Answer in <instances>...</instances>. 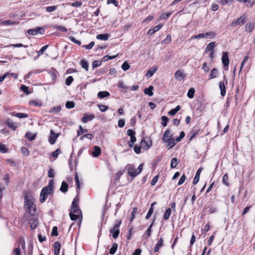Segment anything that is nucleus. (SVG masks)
Listing matches in <instances>:
<instances>
[{
	"mask_svg": "<svg viewBox=\"0 0 255 255\" xmlns=\"http://www.w3.org/2000/svg\"><path fill=\"white\" fill-rule=\"evenodd\" d=\"M25 207L27 212L31 215L35 214L36 207L34 204L33 199L28 194H26L24 196Z\"/></svg>",
	"mask_w": 255,
	"mask_h": 255,
	"instance_id": "obj_1",
	"label": "nucleus"
},
{
	"mask_svg": "<svg viewBox=\"0 0 255 255\" xmlns=\"http://www.w3.org/2000/svg\"><path fill=\"white\" fill-rule=\"evenodd\" d=\"M54 183L52 180H50L49 182L48 186L44 187L41 190L40 196V201L43 203L47 196L49 194H51L53 192Z\"/></svg>",
	"mask_w": 255,
	"mask_h": 255,
	"instance_id": "obj_2",
	"label": "nucleus"
},
{
	"mask_svg": "<svg viewBox=\"0 0 255 255\" xmlns=\"http://www.w3.org/2000/svg\"><path fill=\"white\" fill-rule=\"evenodd\" d=\"M121 224V221H117L115 224L114 227L113 229H110V233H113V237L114 239H116L118 237L120 234V230L119 228Z\"/></svg>",
	"mask_w": 255,
	"mask_h": 255,
	"instance_id": "obj_3",
	"label": "nucleus"
},
{
	"mask_svg": "<svg viewBox=\"0 0 255 255\" xmlns=\"http://www.w3.org/2000/svg\"><path fill=\"white\" fill-rule=\"evenodd\" d=\"M126 168L128 171V173L129 176L134 177L138 175L137 173V169L133 164H128L126 166Z\"/></svg>",
	"mask_w": 255,
	"mask_h": 255,
	"instance_id": "obj_4",
	"label": "nucleus"
},
{
	"mask_svg": "<svg viewBox=\"0 0 255 255\" xmlns=\"http://www.w3.org/2000/svg\"><path fill=\"white\" fill-rule=\"evenodd\" d=\"M246 21V16L244 15L241 16L236 20L233 21L231 25L232 26L235 27L239 25H243L244 24Z\"/></svg>",
	"mask_w": 255,
	"mask_h": 255,
	"instance_id": "obj_5",
	"label": "nucleus"
},
{
	"mask_svg": "<svg viewBox=\"0 0 255 255\" xmlns=\"http://www.w3.org/2000/svg\"><path fill=\"white\" fill-rule=\"evenodd\" d=\"M43 29L41 27H37L33 29H30L28 30L27 32L29 34L35 35L37 33L43 34L44 32Z\"/></svg>",
	"mask_w": 255,
	"mask_h": 255,
	"instance_id": "obj_6",
	"label": "nucleus"
},
{
	"mask_svg": "<svg viewBox=\"0 0 255 255\" xmlns=\"http://www.w3.org/2000/svg\"><path fill=\"white\" fill-rule=\"evenodd\" d=\"M59 136L58 134L54 132L53 130H50V135L49 137L48 141L51 144H53L55 143L56 139Z\"/></svg>",
	"mask_w": 255,
	"mask_h": 255,
	"instance_id": "obj_7",
	"label": "nucleus"
},
{
	"mask_svg": "<svg viewBox=\"0 0 255 255\" xmlns=\"http://www.w3.org/2000/svg\"><path fill=\"white\" fill-rule=\"evenodd\" d=\"M222 62L224 67H228L229 64L228 54L227 52H224L222 57Z\"/></svg>",
	"mask_w": 255,
	"mask_h": 255,
	"instance_id": "obj_8",
	"label": "nucleus"
},
{
	"mask_svg": "<svg viewBox=\"0 0 255 255\" xmlns=\"http://www.w3.org/2000/svg\"><path fill=\"white\" fill-rule=\"evenodd\" d=\"M172 135L171 134L170 129H167L165 131L163 136L162 138V140L165 142L172 138Z\"/></svg>",
	"mask_w": 255,
	"mask_h": 255,
	"instance_id": "obj_9",
	"label": "nucleus"
},
{
	"mask_svg": "<svg viewBox=\"0 0 255 255\" xmlns=\"http://www.w3.org/2000/svg\"><path fill=\"white\" fill-rule=\"evenodd\" d=\"M70 213L78 214H79L81 213L80 210L79 209L78 206L76 204L75 200H74L72 202Z\"/></svg>",
	"mask_w": 255,
	"mask_h": 255,
	"instance_id": "obj_10",
	"label": "nucleus"
},
{
	"mask_svg": "<svg viewBox=\"0 0 255 255\" xmlns=\"http://www.w3.org/2000/svg\"><path fill=\"white\" fill-rule=\"evenodd\" d=\"M95 116L93 114L85 115L82 118L81 121L84 123H86L89 121H92L95 118Z\"/></svg>",
	"mask_w": 255,
	"mask_h": 255,
	"instance_id": "obj_11",
	"label": "nucleus"
},
{
	"mask_svg": "<svg viewBox=\"0 0 255 255\" xmlns=\"http://www.w3.org/2000/svg\"><path fill=\"white\" fill-rule=\"evenodd\" d=\"M202 170V168H199L197 171L193 181V184L194 185L196 184L198 182L199 180L200 175Z\"/></svg>",
	"mask_w": 255,
	"mask_h": 255,
	"instance_id": "obj_12",
	"label": "nucleus"
},
{
	"mask_svg": "<svg viewBox=\"0 0 255 255\" xmlns=\"http://www.w3.org/2000/svg\"><path fill=\"white\" fill-rule=\"evenodd\" d=\"M101 153V149L100 147L98 146H95L94 147V150L92 152V155L94 157H98Z\"/></svg>",
	"mask_w": 255,
	"mask_h": 255,
	"instance_id": "obj_13",
	"label": "nucleus"
},
{
	"mask_svg": "<svg viewBox=\"0 0 255 255\" xmlns=\"http://www.w3.org/2000/svg\"><path fill=\"white\" fill-rule=\"evenodd\" d=\"M151 142L149 143V142L145 141V140H142L140 142L141 147L145 149H149L151 146Z\"/></svg>",
	"mask_w": 255,
	"mask_h": 255,
	"instance_id": "obj_14",
	"label": "nucleus"
},
{
	"mask_svg": "<svg viewBox=\"0 0 255 255\" xmlns=\"http://www.w3.org/2000/svg\"><path fill=\"white\" fill-rule=\"evenodd\" d=\"M219 88L221 91V95L224 97L226 94V87L224 82L221 81L219 83Z\"/></svg>",
	"mask_w": 255,
	"mask_h": 255,
	"instance_id": "obj_15",
	"label": "nucleus"
},
{
	"mask_svg": "<svg viewBox=\"0 0 255 255\" xmlns=\"http://www.w3.org/2000/svg\"><path fill=\"white\" fill-rule=\"evenodd\" d=\"M110 95V94L108 91H100L98 92L97 96L100 99H103L108 97Z\"/></svg>",
	"mask_w": 255,
	"mask_h": 255,
	"instance_id": "obj_16",
	"label": "nucleus"
},
{
	"mask_svg": "<svg viewBox=\"0 0 255 255\" xmlns=\"http://www.w3.org/2000/svg\"><path fill=\"white\" fill-rule=\"evenodd\" d=\"M174 77L176 79L181 80L185 77V76L180 70H177L175 73Z\"/></svg>",
	"mask_w": 255,
	"mask_h": 255,
	"instance_id": "obj_17",
	"label": "nucleus"
},
{
	"mask_svg": "<svg viewBox=\"0 0 255 255\" xmlns=\"http://www.w3.org/2000/svg\"><path fill=\"white\" fill-rule=\"evenodd\" d=\"M96 37L99 40L106 41L109 39L110 35L108 34H100L97 35Z\"/></svg>",
	"mask_w": 255,
	"mask_h": 255,
	"instance_id": "obj_18",
	"label": "nucleus"
},
{
	"mask_svg": "<svg viewBox=\"0 0 255 255\" xmlns=\"http://www.w3.org/2000/svg\"><path fill=\"white\" fill-rule=\"evenodd\" d=\"M153 89V86H150L148 88H146L144 89L143 91L144 93L146 95H148L149 96H152L153 95V93L152 92Z\"/></svg>",
	"mask_w": 255,
	"mask_h": 255,
	"instance_id": "obj_19",
	"label": "nucleus"
},
{
	"mask_svg": "<svg viewBox=\"0 0 255 255\" xmlns=\"http://www.w3.org/2000/svg\"><path fill=\"white\" fill-rule=\"evenodd\" d=\"M45 11L47 12H52L55 11L58 8L57 5L48 6L44 7Z\"/></svg>",
	"mask_w": 255,
	"mask_h": 255,
	"instance_id": "obj_20",
	"label": "nucleus"
},
{
	"mask_svg": "<svg viewBox=\"0 0 255 255\" xmlns=\"http://www.w3.org/2000/svg\"><path fill=\"white\" fill-rule=\"evenodd\" d=\"M163 241L162 238H160L154 247V250L155 252H157L159 251V249L163 246Z\"/></svg>",
	"mask_w": 255,
	"mask_h": 255,
	"instance_id": "obj_21",
	"label": "nucleus"
},
{
	"mask_svg": "<svg viewBox=\"0 0 255 255\" xmlns=\"http://www.w3.org/2000/svg\"><path fill=\"white\" fill-rule=\"evenodd\" d=\"M60 250V243L57 242H55L54 243V254H55V255H59Z\"/></svg>",
	"mask_w": 255,
	"mask_h": 255,
	"instance_id": "obj_22",
	"label": "nucleus"
},
{
	"mask_svg": "<svg viewBox=\"0 0 255 255\" xmlns=\"http://www.w3.org/2000/svg\"><path fill=\"white\" fill-rule=\"evenodd\" d=\"M6 124L8 127L11 128L12 130H15L17 128L16 124L14 123L11 120L9 119L6 121Z\"/></svg>",
	"mask_w": 255,
	"mask_h": 255,
	"instance_id": "obj_23",
	"label": "nucleus"
},
{
	"mask_svg": "<svg viewBox=\"0 0 255 255\" xmlns=\"http://www.w3.org/2000/svg\"><path fill=\"white\" fill-rule=\"evenodd\" d=\"M215 47V42H210V43H209L208 44V45L207 46V47L205 49L206 52H207L209 51H214V49Z\"/></svg>",
	"mask_w": 255,
	"mask_h": 255,
	"instance_id": "obj_24",
	"label": "nucleus"
},
{
	"mask_svg": "<svg viewBox=\"0 0 255 255\" xmlns=\"http://www.w3.org/2000/svg\"><path fill=\"white\" fill-rule=\"evenodd\" d=\"M68 188V184L66 182L63 181L62 182V184L60 187V190L63 193H65L67 191Z\"/></svg>",
	"mask_w": 255,
	"mask_h": 255,
	"instance_id": "obj_25",
	"label": "nucleus"
},
{
	"mask_svg": "<svg viewBox=\"0 0 255 255\" xmlns=\"http://www.w3.org/2000/svg\"><path fill=\"white\" fill-rule=\"evenodd\" d=\"M118 248V244L115 243L113 244L112 248H111L109 253L110 255H114L116 252Z\"/></svg>",
	"mask_w": 255,
	"mask_h": 255,
	"instance_id": "obj_26",
	"label": "nucleus"
},
{
	"mask_svg": "<svg viewBox=\"0 0 255 255\" xmlns=\"http://www.w3.org/2000/svg\"><path fill=\"white\" fill-rule=\"evenodd\" d=\"M239 1L242 2H247V6L252 7L253 6L255 2V0H238Z\"/></svg>",
	"mask_w": 255,
	"mask_h": 255,
	"instance_id": "obj_27",
	"label": "nucleus"
},
{
	"mask_svg": "<svg viewBox=\"0 0 255 255\" xmlns=\"http://www.w3.org/2000/svg\"><path fill=\"white\" fill-rule=\"evenodd\" d=\"M166 142H167L168 143L167 146L168 149L173 147L176 144L175 140L174 138H171Z\"/></svg>",
	"mask_w": 255,
	"mask_h": 255,
	"instance_id": "obj_28",
	"label": "nucleus"
},
{
	"mask_svg": "<svg viewBox=\"0 0 255 255\" xmlns=\"http://www.w3.org/2000/svg\"><path fill=\"white\" fill-rule=\"evenodd\" d=\"M254 28V24L252 23H247L245 26L246 31L250 32L252 31Z\"/></svg>",
	"mask_w": 255,
	"mask_h": 255,
	"instance_id": "obj_29",
	"label": "nucleus"
},
{
	"mask_svg": "<svg viewBox=\"0 0 255 255\" xmlns=\"http://www.w3.org/2000/svg\"><path fill=\"white\" fill-rule=\"evenodd\" d=\"M218 71L217 70L214 68L211 71L209 74V78L213 79L216 78L217 75Z\"/></svg>",
	"mask_w": 255,
	"mask_h": 255,
	"instance_id": "obj_30",
	"label": "nucleus"
},
{
	"mask_svg": "<svg viewBox=\"0 0 255 255\" xmlns=\"http://www.w3.org/2000/svg\"><path fill=\"white\" fill-rule=\"evenodd\" d=\"M12 115H13L18 118H20V119L25 118L28 117V115L26 114L20 113H13Z\"/></svg>",
	"mask_w": 255,
	"mask_h": 255,
	"instance_id": "obj_31",
	"label": "nucleus"
},
{
	"mask_svg": "<svg viewBox=\"0 0 255 255\" xmlns=\"http://www.w3.org/2000/svg\"><path fill=\"white\" fill-rule=\"evenodd\" d=\"M171 210L170 208H168L166 209L165 213L163 215V218L164 219V220H166L169 218L171 215Z\"/></svg>",
	"mask_w": 255,
	"mask_h": 255,
	"instance_id": "obj_32",
	"label": "nucleus"
},
{
	"mask_svg": "<svg viewBox=\"0 0 255 255\" xmlns=\"http://www.w3.org/2000/svg\"><path fill=\"white\" fill-rule=\"evenodd\" d=\"M177 163H178L177 159L175 157L173 158L171 161V163H170L171 168H175L177 165Z\"/></svg>",
	"mask_w": 255,
	"mask_h": 255,
	"instance_id": "obj_33",
	"label": "nucleus"
},
{
	"mask_svg": "<svg viewBox=\"0 0 255 255\" xmlns=\"http://www.w3.org/2000/svg\"><path fill=\"white\" fill-rule=\"evenodd\" d=\"M81 65L83 68L85 69L86 71L88 70L89 64L85 60H83L81 62Z\"/></svg>",
	"mask_w": 255,
	"mask_h": 255,
	"instance_id": "obj_34",
	"label": "nucleus"
},
{
	"mask_svg": "<svg viewBox=\"0 0 255 255\" xmlns=\"http://www.w3.org/2000/svg\"><path fill=\"white\" fill-rule=\"evenodd\" d=\"M195 92V91L194 89L190 88L188 90V93H187L188 97L190 99L193 98L194 97V94Z\"/></svg>",
	"mask_w": 255,
	"mask_h": 255,
	"instance_id": "obj_35",
	"label": "nucleus"
},
{
	"mask_svg": "<svg viewBox=\"0 0 255 255\" xmlns=\"http://www.w3.org/2000/svg\"><path fill=\"white\" fill-rule=\"evenodd\" d=\"M85 138H87L89 139L92 140L94 138V135L90 133H87L82 135L80 139L81 140H83Z\"/></svg>",
	"mask_w": 255,
	"mask_h": 255,
	"instance_id": "obj_36",
	"label": "nucleus"
},
{
	"mask_svg": "<svg viewBox=\"0 0 255 255\" xmlns=\"http://www.w3.org/2000/svg\"><path fill=\"white\" fill-rule=\"evenodd\" d=\"M205 38H213L215 36V33L214 32H208L204 33Z\"/></svg>",
	"mask_w": 255,
	"mask_h": 255,
	"instance_id": "obj_37",
	"label": "nucleus"
},
{
	"mask_svg": "<svg viewBox=\"0 0 255 255\" xmlns=\"http://www.w3.org/2000/svg\"><path fill=\"white\" fill-rule=\"evenodd\" d=\"M74 79L72 76H68L65 80V84L67 86H70L71 83L73 82Z\"/></svg>",
	"mask_w": 255,
	"mask_h": 255,
	"instance_id": "obj_38",
	"label": "nucleus"
},
{
	"mask_svg": "<svg viewBox=\"0 0 255 255\" xmlns=\"http://www.w3.org/2000/svg\"><path fill=\"white\" fill-rule=\"evenodd\" d=\"M137 211V209L136 207L133 208L132 211L131 212V217L130 218L129 221L130 222H132L135 217V215L136 214Z\"/></svg>",
	"mask_w": 255,
	"mask_h": 255,
	"instance_id": "obj_39",
	"label": "nucleus"
},
{
	"mask_svg": "<svg viewBox=\"0 0 255 255\" xmlns=\"http://www.w3.org/2000/svg\"><path fill=\"white\" fill-rule=\"evenodd\" d=\"M228 175L227 173H225L223 177V183L226 185V186H229V182H228Z\"/></svg>",
	"mask_w": 255,
	"mask_h": 255,
	"instance_id": "obj_40",
	"label": "nucleus"
},
{
	"mask_svg": "<svg viewBox=\"0 0 255 255\" xmlns=\"http://www.w3.org/2000/svg\"><path fill=\"white\" fill-rule=\"evenodd\" d=\"M156 70L157 68H154L153 69L149 70L146 73V76L148 77H151L156 71Z\"/></svg>",
	"mask_w": 255,
	"mask_h": 255,
	"instance_id": "obj_41",
	"label": "nucleus"
},
{
	"mask_svg": "<svg viewBox=\"0 0 255 255\" xmlns=\"http://www.w3.org/2000/svg\"><path fill=\"white\" fill-rule=\"evenodd\" d=\"M48 46V45H45L44 46H43L40 50H39L38 52H37V54H38V55H37V57H39L40 55L43 54L44 53V52L46 50V49L47 48Z\"/></svg>",
	"mask_w": 255,
	"mask_h": 255,
	"instance_id": "obj_42",
	"label": "nucleus"
},
{
	"mask_svg": "<svg viewBox=\"0 0 255 255\" xmlns=\"http://www.w3.org/2000/svg\"><path fill=\"white\" fill-rule=\"evenodd\" d=\"M161 120H162V122H161L162 125L163 127H166L167 126V122L168 121V118L165 116H162L161 117Z\"/></svg>",
	"mask_w": 255,
	"mask_h": 255,
	"instance_id": "obj_43",
	"label": "nucleus"
},
{
	"mask_svg": "<svg viewBox=\"0 0 255 255\" xmlns=\"http://www.w3.org/2000/svg\"><path fill=\"white\" fill-rule=\"evenodd\" d=\"M25 137H27L29 140L32 141L35 138V135H33L30 132H27L25 134Z\"/></svg>",
	"mask_w": 255,
	"mask_h": 255,
	"instance_id": "obj_44",
	"label": "nucleus"
},
{
	"mask_svg": "<svg viewBox=\"0 0 255 255\" xmlns=\"http://www.w3.org/2000/svg\"><path fill=\"white\" fill-rule=\"evenodd\" d=\"M65 106L67 109H72L74 107L75 104L73 102L68 101L66 102Z\"/></svg>",
	"mask_w": 255,
	"mask_h": 255,
	"instance_id": "obj_45",
	"label": "nucleus"
},
{
	"mask_svg": "<svg viewBox=\"0 0 255 255\" xmlns=\"http://www.w3.org/2000/svg\"><path fill=\"white\" fill-rule=\"evenodd\" d=\"M98 107L100 110L102 112H106L109 109V107L107 106L103 105H98Z\"/></svg>",
	"mask_w": 255,
	"mask_h": 255,
	"instance_id": "obj_46",
	"label": "nucleus"
},
{
	"mask_svg": "<svg viewBox=\"0 0 255 255\" xmlns=\"http://www.w3.org/2000/svg\"><path fill=\"white\" fill-rule=\"evenodd\" d=\"M20 90L27 95L29 94L28 87L25 85H22L20 87Z\"/></svg>",
	"mask_w": 255,
	"mask_h": 255,
	"instance_id": "obj_47",
	"label": "nucleus"
},
{
	"mask_svg": "<svg viewBox=\"0 0 255 255\" xmlns=\"http://www.w3.org/2000/svg\"><path fill=\"white\" fill-rule=\"evenodd\" d=\"M204 36H205V35H204V33H200L198 35H194V36H192L191 38H190V40L194 39L203 38H205Z\"/></svg>",
	"mask_w": 255,
	"mask_h": 255,
	"instance_id": "obj_48",
	"label": "nucleus"
},
{
	"mask_svg": "<svg viewBox=\"0 0 255 255\" xmlns=\"http://www.w3.org/2000/svg\"><path fill=\"white\" fill-rule=\"evenodd\" d=\"M117 56H118V55H116L115 56H108V55L105 56L103 58V60L104 61H106L109 60L113 59L115 58Z\"/></svg>",
	"mask_w": 255,
	"mask_h": 255,
	"instance_id": "obj_49",
	"label": "nucleus"
},
{
	"mask_svg": "<svg viewBox=\"0 0 255 255\" xmlns=\"http://www.w3.org/2000/svg\"><path fill=\"white\" fill-rule=\"evenodd\" d=\"M248 59H249V56L248 55H246V56L244 57V59H243V61L242 62V63H241V66L240 72L241 71L242 68H243V67L245 65L246 62L248 61Z\"/></svg>",
	"mask_w": 255,
	"mask_h": 255,
	"instance_id": "obj_50",
	"label": "nucleus"
},
{
	"mask_svg": "<svg viewBox=\"0 0 255 255\" xmlns=\"http://www.w3.org/2000/svg\"><path fill=\"white\" fill-rule=\"evenodd\" d=\"M30 104H32L35 107H40L42 106V103L40 102L36 101H32L29 102Z\"/></svg>",
	"mask_w": 255,
	"mask_h": 255,
	"instance_id": "obj_51",
	"label": "nucleus"
},
{
	"mask_svg": "<svg viewBox=\"0 0 255 255\" xmlns=\"http://www.w3.org/2000/svg\"><path fill=\"white\" fill-rule=\"evenodd\" d=\"M79 128H80V130L79 131H78V132H77V134L78 136L81 135L82 134L86 133L88 131V129H83L81 126H80Z\"/></svg>",
	"mask_w": 255,
	"mask_h": 255,
	"instance_id": "obj_52",
	"label": "nucleus"
},
{
	"mask_svg": "<svg viewBox=\"0 0 255 255\" xmlns=\"http://www.w3.org/2000/svg\"><path fill=\"white\" fill-rule=\"evenodd\" d=\"M186 178V177L185 176V175L184 174H183L181 176V177L178 182V185H180L182 184L185 182Z\"/></svg>",
	"mask_w": 255,
	"mask_h": 255,
	"instance_id": "obj_53",
	"label": "nucleus"
},
{
	"mask_svg": "<svg viewBox=\"0 0 255 255\" xmlns=\"http://www.w3.org/2000/svg\"><path fill=\"white\" fill-rule=\"evenodd\" d=\"M127 134H128V135L130 137V138L131 137H135V131L132 130L131 129H128L127 130Z\"/></svg>",
	"mask_w": 255,
	"mask_h": 255,
	"instance_id": "obj_54",
	"label": "nucleus"
},
{
	"mask_svg": "<svg viewBox=\"0 0 255 255\" xmlns=\"http://www.w3.org/2000/svg\"><path fill=\"white\" fill-rule=\"evenodd\" d=\"M122 68L124 71H127L129 69L130 66L127 62H125L123 64Z\"/></svg>",
	"mask_w": 255,
	"mask_h": 255,
	"instance_id": "obj_55",
	"label": "nucleus"
},
{
	"mask_svg": "<svg viewBox=\"0 0 255 255\" xmlns=\"http://www.w3.org/2000/svg\"><path fill=\"white\" fill-rule=\"evenodd\" d=\"M158 179L159 176L158 175L154 176L151 181V185L154 186L157 183Z\"/></svg>",
	"mask_w": 255,
	"mask_h": 255,
	"instance_id": "obj_56",
	"label": "nucleus"
},
{
	"mask_svg": "<svg viewBox=\"0 0 255 255\" xmlns=\"http://www.w3.org/2000/svg\"><path fill=\"white\" fill-rule=\"evenodd\" d=\"M69 39L72 41L73 42L75 43V44L80 45L81 44V41L79 40H76L73 36H70Z\"/></svg>",
	"mask_w": 255,
	"mask_h": 255,
	"instance_id": "obj_57",
	"label": "nucleus"
},
{
	"mask_svg": "<svg viewBox=\"0 0 255 255\" xmlns=\"http://www.w3.org/2000/svg\"><path fill=\"white\" fill-rule=\"evenodd\" d=\"M136 141V137H131L130 139V141L128 142V145L130 147H131L133 146V145L134 143Z\"/></svg>",
	"mask_w": 255,
	"mask_h": 255,
	"instance_id": "obj_58",
	"label": "nucleus"
},
{
	"mask_svg": "<svg viewBox=\"0 0 255 255\" xmlns=\"http://www.w3.org/2000/svg\"><path fill=\"white\" fill-rule=\"evenodd\" d=\"M51 236H58L57 227L56 226H54L53 227L52 232H51Z\"/></svg>",
	"mask_w": 255,
	"mask_h": 255,
	"instance_id": "obj_59",
	"label": "nucleus"
},
{
	"mask_svg": "<svg viewBox=\"0 0 255 255\" xmlns=\"http://www.w3.org/2000/svg\"><path fill=\"white\" fill-rule=\"evenodd\" d=\"M118 87L120 88H122L123 89H128V87L127 86H126L124 82H122V81H120L118 83Z\"/></svg>",
	"mask_w": 255,
	"mask_h": 255,
	"instance_id": "obj_60",
	"label": "nucleus"
},
{
	"mask_svg": "<svg viewBox=\"0 0 255 255\" xmlns=\"http://www.w3.org/2000/svg\"><path fill=\"white\" fill-rule=\"evenodd\" d=\"M171 12H168V13H163L161 16L160 18L161 19H167L171 15Z\"/></svg>",
	"mask_w": 255,
	"mask_h": 255,
	"instance_id": "obj_61",
	"label": "nucleus"
},
{
	"mask_svg": "<svg viewBox=\"0 0 255 255\" xmlns=\"http://www.w3.org/2000/svg\"><path fill=\"white\" fill-rule=\"evenodd\" d=\"M202 69L205 71V73H207L209 70V68L206 62L203 63Z\"/></svg>",
	"mask_w": 255,
	"mask_h": 255,
	"instance_id": "obj_62",
	"label": "nucleus"
},
{
	"mask_svg": "<svg viewBox=\"0 0 255 255\" xmlns=\"http://www.w3.org/2000/svg\"><path fill=\"white\" fill-rule=\"evenodd\" d=\"M21 151L22 154L25 155H28L29 153L28 149L24 147H22L21 148Z\"/></svg>",
	"mask_w": 255,
	"mask_h": 255,
	"instance_id": "obj_63",
	"label": "nucleus"
},
{
	"mask_svg": "<svg viewBox=\"0 0 255 255\" xmlns=\"http://www.w3.org/2000/svg\"><path fill=\"white\" fill-rule=\"evenodd\" d=\"M69 215H70L71 219L73 221H74V220H76L78 218V217L79 214L70 213Z\"/></svg>",
	"mask_w": 255,
	"mask_h": 255,
	"instance_id": "obj_64",
	"label": "nucleus"
}]
</instances>
